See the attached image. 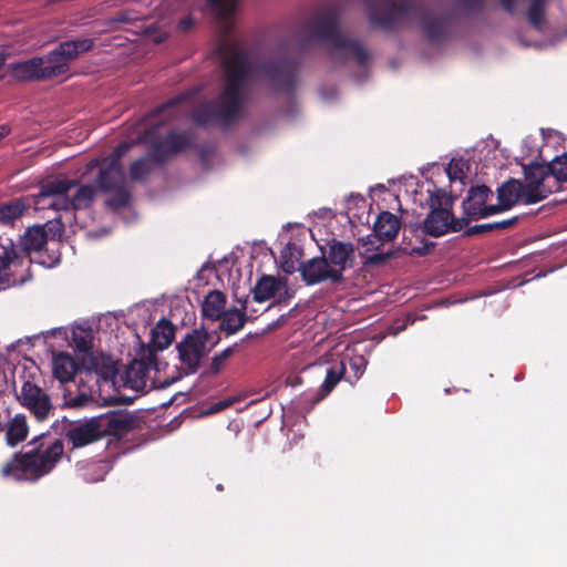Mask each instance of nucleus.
<instances>
[{
  "label": "nucleus",
  "mask_w": 567,
  "mask_h": 567,
  "mask_svg": "<svg viewBox=\"0 0 567 567\" xmlns=\"http://www.w3.org/2000/svg\"><path fill=\"white\" fill-rule=\"evenodd\" d=\"M131 143L122 142L106 157L93 158L85 165L83 175L97 168L94 179L96 187L90 184H80L78 179L53 177L40 184V192L34 203L42 208L56 212L84 210L94 203L97 190L111 192L125 184V173L121 163L122 157L130 151Z\"/></svg>",
  "instance_id": "nucleus-1"
},
{
  "label": "nucleus",
  "mask_w": 567,
  "mask_h": 567,
  "mask_svg": "<svg viewBox=\"0 0 567 567\" xmlns=\"http://www.w3.org/2000/svg\"><path fill=\"white\" fill-rule=\"evenodd\" d=\"M218 52L224 70L221 90L216 100L198 105L192 115L193 121L202 126L228 127L235 124L251 94L254 69L248 53L226 42L219 45Z\"/></svg>",
  "instance_id": "nucleus-2"
},
{
  "label": "nucleus",
  "mask_w": 567,
  "mask_h": 567,
  "mask_svg": "<svg viewBox=\"0 0 567 567\" xmlns=\"http://www.w3.org/2000/svg\"><path fill=\"white\" fill-rule=\"evenodd\" d=\"M367 9L370 24L386 32L417 22L425 40L434 45L451 41L455 34V12L429 9L420 0H368Z\"/></svg>",
  "instance_id": "nucleus-3"
},
{
  "label": "nucleus",
  "mask_w": 567,
  "mask_h": 567,
  "mask_svg": "<svg viewBox=\"0 0 567 567\" xmlns=\"http://www.w3.org/2000/svg\"><path fill=\"white\" fill-rule=\"evenodd\" d=\"M186 100V94H179L155 107L143 117V122H148L152 118L167 114L165 118L152 123L140 134L138 141L150 145V153L131 164L130 177L132 181H144L154 169L155 165H162L172 156L193 146L195 136L190 131L169 132L166 137H161L158 133L159 127L166 121L177 116L176 107Z\"/></svg>",
  "instance_id": "nucleus-4"
},
{
  "label": "nucleus",
  "mask_w": 567,
  "mask_h": 567,
  "mask_svg": "<svg viewBox=\"0 0 567 567\" xmlns=\"http://www.w3.org/2000/svg\"><path fill=\"white\" fill-rule=\"evenodd\" d=\"M299 35L301 50H307L313 42H321L327 45L331 59L337 63L354 61L360 68L369 65L370 54L364 44L342 32L340 9L336 4L322 6L305 22Z\"/></svg>",
  "instance_id": "nucleus-5"
},
{
  "label": "nucleus",
  "mask_w": 567,
  "mask_h": 567,
  "mask_svg": "<svg viewBox=\"0 0 567 567\" xmlns=\"http://www.w3.org/2000/svg\"><path fill=\"white\" fill-rule=\"evenodd\" d=\"M29 446V451L14 453L2 466L3 478L34 483L52 472L64 452L62 440L52 439L48 433L33 437Z\"/></svg>",
  "instance_id": "nucleus-6"
},
{
  "label": "nucleus",
  "mask_w": 567,
  "mask_h": 567,
  "mask_svg": "<svg viewBox=\"0 0 567 567\" xmlns=\"http://www.w3.org/2000/svg\"><path fill=\"white\" fill-rule=\"evenodd\" d=\"M354 246L350 241L332 238L321 248V256L301 261L299 272L308 286L329 282L339 286L344 282V272L354 266Z\"/></svg>",
  "instance_id": "nucleus-7"
},
{
  "label": "nucleus",
  "mask_w": 567,
  "mask_h": 567,
  "mask_svg": "<svg viewBox=\"0 0 567 567\" xmlns=\"http://www.w3.org/2000/svg\"><path fill=\"white\" fill-rule=\"evenodd\" d=\"M92 47V39L64 41L49 54L13 63L10 69L13 76L21 81L50 80L65 74L70 69V61L80 53L87 52Z\"/></svg>",
  "instance_id": "nucleus-8"
},
{
  "label": "nucleus",
  "mask_w": 567,
  "mask_h": 567,
  "mask_svg": "<svg viewBox=\"0 0 567 567\" xmlns=\"http://www.w3.org/2000/svg\"><path fill=\"white\" fill-rule=\"evenodd\" d=\"M136 417L126 411H110L70 429L65 437L73 447H83L104 436L122 437L134 430Z\"/></svg>",
  "instance_id": "nucleus-9"
},
{
  "label": "nucleus",
  "mask_w": 567,
  "mask_h": 567,
  "mask_svg": "<svg viewBox=\"0 0 567 567\" xmlns=\"http://www.w3.org/2000/svg\"><path fill=\"white\" fill-rule=\"evenodd\" d=\"M31 279V271L14 250V241L0 235V291L23 285Z\"/></svg>",
  "instance_id": "nucleus-10"
},
{
  "label": "nucleus",
  "mask_w": 567,
  "mask_h": 567,
  "mask_svg": "<svg viewBox=\"0 0 567 567\" xmlns=\"http://www.w3.org/2000/svg\"><path fill=\"white\" fill-rule=\"evenodd\" d=\"M455 198L444 188L434 187L429 190L427 204L431 210L423 221V231L426 235L437 238L449 233V219L452 218Z\"/></svg>",
  "instance_id": "nucleus-11"
},
{
  "label": "nucleus",
  "mask_w": 567,
  "mask_h": 567,
  "mask_svg": "<svg viewBox=\"0 0 567 567\" xmlns=\"http://www.w3.org/2000/svg\"><path fill=\"white\" fill-rule=\"evenodd\" d=\"M299 62L292 56H276L264 61L259 72L278 92L292 93L298 79Z\"/></svg>",
  "instance_id": "nucleus-12"
},
{
  "label": "nucleus",
  "mask_w": 567,
  "mask_h": 567,
  "mask_svg": "<svg viewBox=\"0 0 567 567\" xmlns=\"http://www.w3.org/2000/svg\"><path fill=\"white\" fill-rule=\"evenodd\" d=\"M209 333L204 328L193 329L176 344L181 368L185 374H194L200 367V361L210 351L207 348Z\"/></svg>",
  "instance_id": "nucleus-13"
},
{
  "label": "nucleus",
  "mask_w": 567,
  "mask_h": 567,
  "mask_svg": "<svg viewBox=\"0 0 567 567\" xmlns=\"http://www.w3.org/2000/svg\"><path fill=\"white\" fill-rule=\"evenodd\" d=\"M525 175V204H536L557 192V182L551 181L548 163L533 162L523 167Z\"/></svg>",
  "instance_id": "nucleus-14"
},
{
  "label": "nucleus",
  "mask_w": 567,
  "mask_h": 567,
  "mask_svg": "<svg viewBox=\"0 0 567 567\" xmlns=\"http://www.w3.org/2000/svg\"><path fill=\"white\" fill-rule=\"evenodd\" d=\"M18 400L38 422L47 421L54 412L49 394L30 381L23 382Z\"/></svg>",
  "instance_id": "nucleus-15"
},
{
  "label": "nucleus",
  "mask_w": 567,
  "mask_h": 567,
  "mask_svg": "<svg viewBox=\"0 0 567 567\" xmlns=\"http://www.w3.org/2000/svg\"><path fill=\"white\" fill-rule=\"evenodd\" d=\"M493 197L492 189L486 185L472 186L468 190L467 196L462 203L464 215H467L474 219L485 218L497 213H491L487 202Z\"/></svg>",
  "instance_id": "nucleus-16"
},
{
  "label": "nucleus",
  "mask_w": 567,
  "mask_h": 567,
  "mask_svg": "<svg viewBox=\"0 0 567 567\" xmlns=\"http://www.w3.org/2000/svg\"><path fill=\"white\" fill-rule=\"evenodd\" d=\"M48 241V231L43 226L35 225L29 227L19 243H14V250L30 268L32 251H40Z\"/></svg>",
  "instance_id": "nucleus-17"
},
{
  "label": "nucleus",
  "mask_w": 567,
  "mask_h": 567,
  "mask_svg": "<svg viewBox=\"0 0 567 567\" xmlns=\"http://www.w3.org/2000/svg\"><path fill=\"white\" fill-rule=\"evenodd\" d=\"M524 183L519 179L511 178L497 188L498 204L489 207L491 213H503L511 209L516 203L525 204Z\"/></svg>",
  "instance_id": "nucleus-18"
},
{
  "label": "nucleus",
  "mask_w": 567,
  "mask_h": 567,
  "mask_svg": "<svg viewBox=\"0 0 567 567\" xmlns=\"http://www.w3.org/2000/svg\"><path fill=\"white\" fill-rule=\"evenodd\" d=\"M84 364L87 375L94 373L105 382L114 381L118 372L112 357L102 352L90 353L89 358L84 359Z\"/></svg>",
  "instance_id": "nucleus-19"
},
{
  "label": "nucleus",
  "mask_w": 567,
  "mask_h": 567,
  "mask_svg": "<svg viewBox=\"0 0 567 567\" xmlns=\"http://www.w3.org/2000/svg\"><path fill=\"white\" fill-rule=\"evenodd\" d=\"M401 228L400 218L390 213L381 212L373 225L374 236L382 243L392 241L396 238Z\"/></svg>",
  "instance_id": "nucleus-20"
},
{
  "label": "nucleus",
  "mask_w": 567,
  "mask_h": 567,
  "mask_svg": "<svg viewBox=\"0 0 567 567\" xmlns=\"http://www.w3.org/2000/svg\"><path fill=\"white\" fill-rule=\"evenodd\" d=\"M79 370V363L68 352L53 353L52 357V371L55 379L61 383L73 380L76 371Z\"/></svg>",
  "instance_id": "nucleus-21"
},
{
  "label": "nucleus",
  "mask_w": 567,
  "mask_h": 567,
  "mask_svg": "<svg viewBox=\"0 0 567 567\" xmlns=\"http://www.w3.org/2000/svg\"><path fill=\"white\" fill-rule=\"evenodd\" d=\"M207 6L223 25L225 35L231 32V18L236 11L237 0H207Z\"/></svg>",
  "instance_id": "nucleus-22"
},
{
  "label": "nucleus",
  "mask_w": 567,
  "mask_h": 567,
  "mask_svg": "<svg viewBox=\"0 0 567 567\" xmlns=\"http://www.w3.org/2000/svg\"><path fill=\"white\" fill-rule=\"evenodd\" d=\"M6 443L14 447L28 437L29 425L24 414H16L4 426Z\"/></svg>",
  "instance_id": "nucleus-23"
},
{
  "label": "nucleus",
  "mask_w": 567,
  "mask_h": 567,
  "mask_svg": "<svg viewBox=\"0 0 567 567\" xmlns=\"http://www.w3.org/2000/svg\"><path fill=\"white\" fill-rule=\"evenodd\" d=\"M247 310V299L241 301V308H231L224 312L220 317V329L224 330L227 334H234L238 332L245 326L247 321L246 316Z\"/></svg>",
  "instance_id": "nucleus-24"
},
{
  "label": "nucleus",
  "mask_w": 567,
  "mask_h": 567,
  "mask_svg": "<svg viewBox=\"0 0 567 567\" xmlns=\"http://www.w3.org/2000/svg\"><path fill=\"white\" fill-rule=\"evenodd\" d=\"M360 241L361 245L365 248L364 251L360 254V256L363 258L364 267H379L395 257L394 250L368 255L369 251L373 249L378 250L380 248V246H374V239L372 238V236L361 238Z\"/></svg>",
  "instance_id": "nucleus-25"
},
{
  "label": "nucleus",
  "mask_w": 567,
  "mask_h": 567,
  "mask_svg": "<svg viewBox=\"0 0 567 567\" xmlns=\"http://www.w3.org/2000/svg\"><path fill=\"white\" fill-rule=\"evenodd\" d=\"M148 365L142 360H134L126 369L125 383L128 388L141 391L146 388Z\"/></svg>",
  "instance_id": "nucleus-26"
},
{
  "label": "nucleus",
  "mask_w": 567,
  "mask_h": 567,
  "mask_svg": "<svg viewBox=\"0 0 567 567\" xmlns=\"http://www.w3.org/2000/svg\"><path fill=\"white\" fill-rule=\"evenodd\" d=\"M29 207V203L22 197L0 204V224L11 225L14 220L21 218Z\"/></svg>",
  "instance_id": "nucleus-27"
},
{
  "label": "nucleus",
  "mask_w": 567,
  "mask_h": 567,
  "mask_svg": "<svg viewBox=\"0 0 567 567\" xmlns=\"http://www.w3.org/2000/svg\"><path fill=\"white\" fill-rule=\"evenodd\" d=\"M226 305V296L219 290L210 291L202 306V313L205 318L212 320H219L224 315Z\"/></svg>",
  "instance_id": "nucleus-28"
},
{
  "label": "nucleus",
  "mask_w": 567,
  "mask_h": 567,
  "mask_svg": "<svg viewBox=\"0 0 567 567\" xmlns=\"http://www.w3.org/2000/svg\"><path fill=\"white\" fill-rule=\"evenodd\" d=\"M151 334L154 348L164 350L173 342L175 328L171 321L163 318L152 329Z\"/></svg>",
  "instance_id": "nucleus-29"
},
{
  "label": "nucleus",
  "mask_w": 567,
  "mask_h": 567,
  "mask_svg": "<svg viewBox=\"0 0 567 567\" xmlns=\"http://www.w3.org/2000/svg\"><path fill=\"white\" fill-rule=\"evenodd\" d=\"M280 281L274 276L264 275L259 278L252 289L254 300L256 302H264L272 298L278 288Z\"/></svg>",
  "instance_id": "nucleus-30"
},
{
  "label": "nucleus",
  "mask_w": 567,
  "mask_h": 567,
  "mask_svg": "<svg viewBox=\"0 0 567 567\" xmlns=\"http://www.w3.org/2000/svg\"><path fill=\"white\" fill-rule=\"evenodd\" d=\"M303 252L297 245L289 243L281 251V267L286 274H293L295 271H299L300 264L299 260L302 257Z\"/></svg>",
  "instance_id": "nucleus-31"
},
{
  "label": "nucleus",
  "mask_w": 567,
  "mask_h": 567,
  "mask_svg": "<svg viewBox=\"0 0 567 567\" xmlns=\"http://www.w3.org/2000/svg\"><path fill=\"white\" fill-rule=\"evenodd\" d=\"M346 372V367L343 362H340L339 365H333L327 370V375L318 390V401L326 398L339 383Z\"/></svg>",
  "instance_id": "nucleus-32"
},
{
  "label": "nucleus",
  "mask_w": 567,
  "mask_h": 567,
  "mask_svg": "<svg viewBox=\"0 0 567 567\" xmlns=\"http://www.w3.org/2000/svg\"><path fill=\"white\" fill-rule=\"evenodd\" d=\"M518 221V217H512L508 219H504L502 221H494V223H486V224H480L472 227H468L464 231L465 237H471L474 235L485 234L493 230H501V229H507L516 225Z\"/></svg>",
  "instance_id": "nucleus-33"
},
{
  "label": "nucleus",
  "mask_w": 567,
  "mask_h": 567,
  "mask_svg": "<svg viewBox=\"0 0 567 567\" xmlns=\"http://www.w3.org/2000/svg\"><path fill=\"white\" fill-rule=\"evenodd\" d=\"M111 192L113 195L105 200L106 207L118 210L128 206L132 196L126 184L115 187Z\"/></svg>",
  "instance_id": "nucleus-34"
},
{
  "label": "nucleus",
  "mask_w": 567,
  "mask_h": 567,
  "mask_svg": "<svg viewBox=\"0 0 567 567\" xmlns=\"http://www.w3.org/2000/svg\"><path fill=\"white\" fill-rule=\"evenodd\" d=\"M550 167L551 181L557 182V192L560 190V184L567 182V153L556 156L548 163Z\"/></svg>",
  "instance_id": "nucleus-35"
},
{
  "label": "nucleus",
  "mask_w": 567,
  "mask_h": 567,
  "mask_svg": "<svg viewBox=\"0 0 567 567\" xmlns=\"http://www.w3.org/2000/svg\"><path fill=\"white\" fill-rule=\"evenodd\" d=\"M545 0H532L527 11V18L530 25L536 30H542L545 24Z\"/></svg>",
  "instance_id": "nucleus-36"
},
{
  "label": "nucleus",
  "mask_w": 567,
  "mask_h": 567,
  "mask_svg": "<svg viewBox=\"0 0 567 567\" xmlns=\"http://www.w3.org/2000/svg\"><path fill=\"white\" fill-rule=\"evenodd\" d=\"M466 163L462 158H452L445 168L450 182L460 181L464 183L463 181L466 178Z\"/></svg>",
  "instance_id": "nucleus-37"
},
{
  "label": "nucleus",
  "mask_w": 567,
  "mask_h": 567,
  "mask_svg": "<svg viewBox=\"0 0 567 567\" xmlns=\"http://www.w3.org/2000/svg\"><path fill=\"white\" fill-rule=\"evenodd\" d=\"M72 342L79 352L86 354V358H89L90 353H93L91 351L92 350V336L90 332H87V331L73 332Z\"/></svg>",
  "instance_id": "nucleus-38"
},
{
  "label": "nucleus",
  "mask_w": 567,
  "mask_h": 567,
  "mask_svg": "<svg viewBox=\"0 0 567 567\" xmlns=\"http://www.w3.org/2000/svg\"><path fill=\"white\" fill-rule=\"evenodd\" d=\"M235 352V347H228L223 350L220 353L215 354L212 358L208 373L216 375L218 374L225 367L226 361L230 358V355Z\"/></svg>",
  "instance_id": "nucleus-39"
},
{
  "label": "nucleus",
  "mask_w": 567,
  "mask_h": 567,
  "mask_svg": "<svg viewBox=\"0 0 567 567\" xmlns=\"http://www.w3.org/2000/svg\"><path fill=\"white\" fill-rule=\"evenodd\" d=\"M485 0H456L457 9L464 17H472L483 11Z\"/></svg>",
  "instance_id": "nucleus-40"
},
{
  "label": "nucleus",
  "mask_w": 567,
  "mask_h": 567,
  "mask_svg": "<svg viewBox=\"0 0 567 567\" xmlns=\"http://www.w3.org/2000/svg\"><path fill=\"white\" fill-rule=\"evenodd\" d=\"M471 219H473V218L467 215H465L461 218H456L452 214V218L449 219V231L451 230V231L457 233V231L463 230L468 225Z\"/></svg>",
  "instance_id": "nucleus-41"
},
{
  "label": "nucleus",
  "mask_w": 567,
  "mask_h": 567,
  "mask_svg": "<svg viewBox=\"0 0 567 567\" xmlns=\"http://www.w3.org/2000/svg\"><path fill=\"white\" fill-rule=\"evenodd\" d=\"M93 402L94 398L92 394L81 392L69 400V405L72 408H82Z\"/></svg>",
  "instance_id": "nucleus-42"
},
{
  "label": "nucleus",
  "mask_w": 567,
  "mask_h": 567,
  "mask_svg": "<svg viewBox=\"0 0 567 567\" xmlns=\"http://www.w3.org/2000/svg\"><path fill=\"white\" fill-rule=\"evenodd\" d=\"M44 229L48 228V235L51 234L52 238L55 236H61L63 231V224L61 223V219H53L49 220L45 225H43Z\"/></svg>",
  "instance_id": "nucleus-43"
},
{
  "label": "nucleus",
  "mask_w": 567,
  "mask_h": 567,
  "mask_svg": "<svg viewBox=\"0 0 567 567\" xmlns=\"http://www.w3.org/2000/svg\"><path fill=\"white\" fill-rule=\"evenodd\" d=\"M499 1V4L502 6V8L508 12V13H514L515 11V6H516V2L518 0H498Z\"/></svg>",
  "instance_id": "nucleus-44"
},
{
  "label": "nucleus",
  "mask_w": 567,
  "mask_h": 567,
  "mask_svg": "<svg viewBox=\"0 0 567 567\" xmlns=\"http://www.w3.org/2000/svg\"><path fill=\"white\" fill-rule=\"evenodd\" d=\"M434 246H435L434 243L425 244L424 246H422L420 248H414L413 251L420 256H425V255L430 254V251L434 248Z\"/></svg>",
  "instance_id": "nucleus-45"
},
{
  "label": "nucleus",
  "mask_w": 567,
  "mask_h": 567,
  "mask_svg": "<svg viewBox=\"0 0 567 567\" xmlns=\"http://www.w3.org/2000/svg\"><path fill=\"white\" fill-rule=\"evenodd\" d=\"M11 133V127L8 124L0 125V141Z\"/></svg>",
  "instance_id": "nucleus-46"
},
{
  "label": "nucleus",
  "mask_w": 567,
  "mask_h": 567,
  "mask_svg": "<svg viewBox=\"0 0 567 567\" xmlns=\"http://www.w3.org/2000/svg\"><path fill=\"white\" fill-rule=\"evenodd\" d=\"M193 25V20L190 18H185L181 20L179 28L183 30H188Z\"/></svg>",
  "instance_id": "nucleus-47"
},
{
  "label": "nucleus",
  "mask_w": 567,
  "mask_h": 567,
  "mask_svg": "<svg viewBox=\"0 0 567 567\" xmlns=\"http://www.w3.org/2000/svg\"><path fill=\"white\" fill-rule=\"evenodd\" d=\"M4 64H6V54L3 52H0V69H2Z\"/></svg>",
  "instance_id": "nucleus-48"
},
{
  "label": "nucleus",
  "mask_w": 567,
  "mask_h": 567,
  "mask_svg": "<svg viewBox=\"0 0 567 567\" xmlns=\"http://www.w3.org/2000/svg\"><path fill=\"white\" fill-rule=\"evenodd\" d=\"M228 405H229V403H228V402H219V403H217V404H216L217 410H220V409H223V408H225V406H228Z\"/></svg>",
  "instance_id": "nucleus-49"
},
{
  "label": "nucleus",
  "mask_w": 567,
  "mask_h": 567,
  "mask_svg": "<svg viewBox=\"0 0 567 567\" xmlns=\"http://www.w3.org/2000/svg\"><path fill=\"white\" fill-rule=\"evenodd\" d=\"M116 21L124 22V21H126V19L124 16L121 14L118 18H116Z\"/></svg>",
  "instance_id": "nucleus-50"
},
{
  "label": "nucleus",
  "mask_w": 567,
  "mask_h": 567,
  "mask_svg": "<svg viewBox=\"0 0 567 567\" xmlns=\"http://www.w3.org/2000/svg\"><path fill=\"white\" fill-rule=\"evenodd\" d=\"M216 488H217L218 491H223V489H224V486H223L221 484H218V485L216 486Z\"/></svg>",
  "instance_id": "nucleus-51"
}]
</instances>
